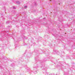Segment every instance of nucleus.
Here are the masks:
<instances>
[{
  "label": "nucleus",
  "mask_w": 75,
  "mask_h": 75,
  "mask_svg": "<svg viewBox=\"0 0 75 75\" xmlns=\"http://www.w3.org/2000/svg\"><path fill=\"white\" fill-rule=\"evenodd\" d=\"M45 75H47V72H46Z\"/></svg>",
  "instance_id": "nucleus-6"
},
{
  "label": "nucleus",
  "mask_w": 75,
  "mask_h": 75,
  "mask_svg": "<svg viewBox=\"0 0 75 75\" xmlns=\"http://www.w3.org/2000/svg\"><path fill=\"white\" fill-rule=\"evenodd\" d=\"M24 7L25 8H27V6H25Z\"/></svg>",
  "instance_id": "nucleus-3"
},
{
  "label": "nucleus",
  "mask_w": 75,
  "mask_h": 75,
  "mask_svg": "<svg viewBox=\"0 0 75 75\" xmlns=\"http://www.w3.org/2000/svg\"><path fill=\"white\" fill-rule=\"evenodd\" d=\"M13 9H16V8H15V7H13Z\"/></svg>",
  "instance_id": "nucleus-4"
},
{
  "label": "nucleus",
  "mask_w": 75,
  "mask_h": 75,
  "mask_svg": "<svg viewBox=\"0 0 75 75\" xmlns=\"http://www.w3.org/2000/svg\"><path fill=\"white\" fill-rule=\"evenodd\" d=\"M55 53H57V52H56V51H55V50H54V54H55Z\"/></svg>",
  "instance_id": "nucleus-2"
},
{
  "label": "nucleus",
  "mask_w": 75,
  "mask_h": 75,
  "mask_svg": "<svg viewBox=\"0 0 75 75\" xmlns=\"http://www.w3.org/2000/svg\"><path fill=\"white\" fill-rule=\"evenodd\" d=\"M43 19H45V18H43Z\"/></svg>",
  "instance_id": "nucleus-5"
},
{
  "label": "nucleus",
  "mask_w": 75,
  "mask_h": 75,
  "mask_svg": "<svg viewBox=\"0 0 75 75\" xmlns=\"http://www.w3.org/2000/svg\"><path fill=\"white\" fill-rule=\"evenodd\" d=\"M16 3H17V4H19L20 3V2L19 1H18L16 2Z\"/></svg>",
  "instance_id": "nucleus-1"
}]
</instances>
